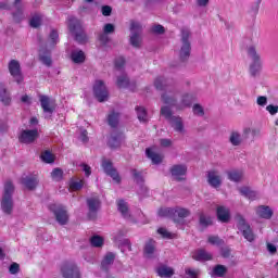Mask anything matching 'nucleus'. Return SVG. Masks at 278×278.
<instances>
[{
  "instance_id": "39448f33",
  "label": "nucleus",
  "mask_w": 278,
  "mask_h": 278,
  "mask_svg": "<svg viewBox=\"0 0 278 278\" xmlns=\"http://www.w3.org/2000/svg\"><path fill=\"white\" fill-rule=\"evenodd\" d=\"M190 30L188 28L181 29V42L182 46L179 51L180 62H186L188 58H190V51H192V47L190 46Z\"/></svg>"
},
{
  "instance_id": "774afa93",
  "label": "nucleus",
  "mask_w": 278,
  "mask_h": 278,
  "mask_svg": "<svg viewBox=\"0 0 278 278\" xmlns=\"http://www.w3.org/2000/svg\"><path fill=\"white\" fill-rule=\"evenodd\" d=\"M266 110H267V112H269V114L271 116H275V114L278 113V105L269 104V105L266 106Z\"/></svg>"
},
{
  "instance_id": "603ef678",
  "label": "nucleus",
  "mask_w": 278,
  "mask_h": 278,
  "mask_svg": "<svg viewBox=\"0 0 278 278\" xmlns=\"http://www.w3.org/2000/svg\"><path fill=\"white\" fill-rule=\"evenodd\" d=\"M220 255H222V257H224V260H229V258L233 257V255H231V248H229V247L222 248Z\"/></svg>"
},
{
  "instance_id": "20e7f679",
  "label": "nucleus",
  "mask_w": 278,
  "mask_h": 278,
  "mask_svg": "<svg viewBox=\"0 0 278 278\" xmlns=\"http://www.w3.org/2000/svg\"><path fill=\"white\" fill-rule=\"evenodd\" d=\"M48 210L52 212L59 225L68 224V211H66V206L58 203H52L48 206Z\"/></svg>"
},
{
  "instance_id": "09e8293b",
  "label": "nucleus",
  "mask_w": 278,
  "mask_h": 278,
  "mask_svg": "<svg viewBox=\"0 0 278 278\" xmlns=\"http://www.w3.org/2000/svg\"><path fill=\"white\" fill-rule=\"evenodd\" d=\"M116 84L117 88H127L129 86V78L127 75L119 76Z\"/></svg>"
},
{
  "instance_id": "9d476101",
  "label": "nucleus",
  "mask_w": 278,
  "mask_h": 278,
  "mask_svg": "<svg viewBox=\"0 0 278 278\" xmlns=\"http://www.w3.org/2000/svg\"><path fill=\"white\" fill-rule=\"evenodd\" d=\"M9 73L16 84H23L24 77L21 71V63L17 60H11L8 64Z\"/></svg>"
},
{
  "instance_id": "13d9d810",
  "label": "nucleus",
  "mask_w": 278,
  "mask_h": 278,
  "mask_svg": "<svg viewBox=\"0 0 278 278\" xmlns=\"http://www.w3.org/2000/svg\"><path fill=\"white\" fill-rule=\"evenodd\" d=\"M21 271V265H18V263H12L9 267V273L11 275H18V273Z\"/></svg>"
},
{
  "instance_id": "052dcab7",
  "label": "nucleus",
  "mask_w": 278,
  "mask_h": 278,
  "mask_svg": "<svg viewBox=\"0 0 278 278\" xmlns=\"http://www.w3.org/2000/svg\"><path fill=\"white\" fill-rule=\"evenodd\" d=\"M151 31L152 34H159V35H162L166 31V29L164 28V26L162 25H154L152 28H151Z\"/></svg>"
},
{
  "instance_id": "3c124183",
  "label": "nucleus",
  "mask_w": 278,
  "mask_h": 278,
  "mask_svg": "<svg viewBox=\"0 0 278 278\" xmlns=\"http://www.w3.org/2000/svg\"><path fill=\"white\" fill-rule=\"evenodd\" d=\"M230 142H231V144L233 147H239V144L242 142L240 140V134H238L236 131L231 132V135H230Z\"/></svg>"
},
{
  "instance_id": "338daca9",
  "label": "nucleus",
  "mask_w": 278,
  "mask_h": 278,
  "mask_svg": "<svg viewBox=\"0 0 278 278\" xmlns=\"http://www.w3.org/2000/svg\"><path fill=\"white\" fill-rule=\"evenodd\" d=\"M101 13L103 16H111L112 15V7L103 5L101 9Z\"/></svg>"
},
{
  "instance_id": "bb28decb",
  "label": "nucleus",
  "mask_w": 278,
  "mask_h": 278,
  "mask_svg": "<svg viewBox=\"0 0 278 278\" xmlns=\"http://www.w3.org/2000/svg\"><path fill=\"white\" fill-rule=\"evenodd\" d=\"M71 60L74 64H84L86 62V53L83 50H76L71 53Z\"/></svg>"
},
{
  "instance_id": "9b49d317",
  "label": "nucleus",
  "mask_w": 278,
  "mask_h": 278,
  "mask_svg": "<svg viewBox=\"0 0 278 278\" xmlns=\"http://www.w3.org/2000/svg\"><path fill=\"white\" fill-rule=\"evenodd\" d=\"M130 45L135 47L136 49L140 48V43L142 42V39L140 38V33L142 31V26L138 22H131L130 23Z\"/></svg>"
},
{
  "instance_id": "ddd939ff",
  "label": "nucleus",
  "mask_w": 278,
  "mask_h": 278,
  "mask_svg": "<svg viewBox=\"0 0 278 278\" xmlns=\"http://www.w3.org/2000/svg\"><path fill=\"white\" fill-rule=\"evenodd\" d=\"M38 138V129H26L22 130L21 134L18 135V141L22 144H31Z\"/></svg>"
},
{
  "instance_id": "6ab92c4d",
  "label": "nucleus",
  "mask_w": 278,
  "mask_h": 278,
  "mask_svg": "<svg viewBox=\"0 0 278 278\" xmlns=\"http://www.w3.org/2000/svg\"><path fill=\"white\" fill-rule=\"evenodd\" d=\"M157 215L161 218H172L174 223H179V218L175 215V208L172 207H161L157 211Z\"/></svg>"
},
{
  "instance_id": "cd10ccee",
  "label": "nucleus",
  "mask_w": 278,
  "mask_h": 278,
  "mask_svg": "<svg viewBox=\"0 0 278 278\" xmlns=\"http://www.w3.org/2000/svg\"><path fill=\"white\" fill-rule=\"evenodd\" d=\"M106 121H108V124L110 125V127H112L113 129H116L118 127V123L121 121V114L112 111L108 115Z\"/></svg>"
},
{
  "instance_id": "0e129e2a",
  "label": "nucleus",
  "mask_w": 278,
  "mask_h": 278,
  "mask_svg": "<svg viewBox=\"0 0 278 278\" xmlns=\"http://www.w3.org/2000/svg\"><path fill=\"white\" fill-rule=\"evenodd\" d=\"M193 113L198 116H203V114H205V112L203 111V106H201L200 104L193 105Z\"/></svg>"
},
{
  "instance_id": "37998d69",
  "label": "nucleus",
  "mask_w": 278,
  "mask_h": 278,
  "mask_svg": "<svg viewBox=\"0 0 278 278\" xmlns=\"http://www.w3.org/2000/svg\"><path fill=\"white\" fill-rule=\"evenodd\" d=\"M50 40V47H55L60 42V35L58 34V30L52 29L49 35Z\"/></svg>"
},
{
  "instance_id": "f8f14e48",
  "label": "nucleus",
  "mask_w": 278,
  "mask_h": 278,
  "mask_svg": "<svg viewBox=\"0 0 278 278\" xmlns=\"http://www.w3.org/2000/svg\"><path fill=\"white\" fill-rule=\"evenodd\" d=\"M102 168L105 175L112 177L113 181H116V184H121V175H118V172L116 170V168H114V164L110 160L102 161Z\"/></svg>"
},
{
  "instance_id": "79ce46f5",
  "label": "nucleus",
  "mask_w": 278,
  "mask_h": 278,
  "mask_svg": "<svg viewBox=\"0 0 278 278\" xmlns=\"http://www.w3.org/2000/svg\"><path fill=\"white\" fill-rule=\"evenodd\" d=\"M51 178L53 179V181H62L64 179V170H62V168H54L51 172Z\"/></svg>"
},
{
  "instance_id": "72a5a7b5",
  "label": "nucleus",
  "mask_w": 278,
  "mask_h": 278,
  "mask_svg": "<svg viewBox=\"0 0 278 278\" xmlns=\"http://www.w3.org/2000/svg\"><path fill=\"white\" fill-rule=\"evenodd\" d=\"M117 210L118 212H121L124 218H127V216L129 215V205H127V202H125V200L117 201Z\"/></svg>"
},
{
  "instance_id": "4d7b16f0",
  "label": "nucleus",
  "mask_w": 278,
  "mask_h": 278,
  "mask_svg": "<svg viewBox=\"0 0 278 278\" xmlns=\"http://www.w3.org/2000/svg\"><path fill=\"white\" fill-rule=\"evenodd\" d=\"M71 190L77 191L84 188V180L73 181L70 184Z\"/></svg>"
},
{
  "instance_id": "412c9836",
  "label": "nucleus",
  "mask_w": 278,
  "mask_h": 278,
  "mask_svg": "<svg viewBox=\"0 0 278 278\" xmlns=\"http://www.w3.org/2000/svg\"><path fill=\"white\" fill-rule=\"evenodd\" d=\"M143 255L149 260H152L153 255H155V240L149 239L143 248Z\"/></svg>"
},
{
  "instance_id": "c756f323",
  "label": "nucleus",
  "mask_w": 278,
  "mask_h": 278,
  "mask_svg": "<svg viewBox=\"0 0 278 278\" xmlns=\"http://www.w3.org/2000/svg\"><path fill=\"white\" fill-rule=\"evenodd\" d=\"M240 194L249 199L250 201H255L257 199V192L251 190L249 187H242L239 189Z\"/></svg>"
},
{
  "instance_id": "2eb2a0df",
  "label": "nucleus",
  "mask_w": 278,
  "mask_h": 278,
  "mask_svg": "<svg viewBox=\"0 0 278 278\" xmlns=\"http://www.w3.org/2000/svg\"><path fill=\"white\" fill-rule=\"evenodd\" d=\"M191 257L195 262H212L214 260V255L204 249L193 251Z\"/></svg>"
},
{
  "instance_id": "a878e982",
  "label": "nucleus",
  "mask_w": 278,
  "mask_h": 278,
  "mask_svg": "<svg viewBox=\"0 0 278 278\" xmlns=\"http://www.w3.org/2000/svg\"><path fill=\"white\" fill-rule=\"evenodd\" d=\"M175 216H177L178 222H174L176 225H181L184 223V218H188L190 216V210L177 207L175 208Z\"/></svg>"
},
{
  "instance_id": "4be33fe9",
  "label": "nucleus",
  "mask_w": 278,
  "mask_h": 278,
  "mask_svg": "<svg viewBox=\"0 0 278 278\" xmlns=\"http://www.w3.org/2000/svg\"><path fill=\"white\" fill-rule=\"evenodd\" d=\"M156 273L159 277L162 278H170L173 275H175V269L173 267H168L166 265H161L156 268Z\"/></svg>"
},
{
  "instance_id": "e433bc0d",
  "label": "nucleus",
  "mask_w": 278,
  "mask_h": 278,
  "mask_svg": "<svg viewBox=\"0 0 278 278\" xmlns=\"http://www.w3.org/2000/svg\"><path fill=\"white\" fill-rule=\"evenodd\" d=\"M169 123L172 127H174L175 131H184V122L181 121V117H172Z\"/></svg>"
},
{
  "instance_id": "423d86ee",
  "label": "nucleus",
  "mask_w": 278,
  "mask_h": 278,
  "mask_svg": "<svg viewBox=\"0 0 278 278\" xmlns=\"http://www.w3.org/2000/svg\"><path fill=\"white\" fill-rule=\"evenodd\" d=\"M237 227L240 231H242V236L248 242H253L255 240V233H253V229H251V225L247 223L244 216L241 214L236 215Z\"/></svg>"
},
{
  "instance_id": "7ed1b4c3",
  "label": "nucleus",
  "mask_w": 278,
  "mask_h": 278,
  "mask_svg": "<svg viewBox=\"0 0 278 278\" xmlns=\"http://www.w3.org/2000/svg\"><path fill=\"white\" fill-rule=\"evenodd\" d=\"M248 55L252 60V64H250V74L252 77H256V75H260V72L262 71V56L257 53L255 46H250L248 48Z\"/></svg>"
},
{
  "instance_id": "1a4fd4ad",
  "label": "nucleus",
  "mask_w": 278,
  "mask_h": 278,
  "mask_svg": "<svg viewBox=\"0 0 278 278\" xmlns=\"http://www.w3.org/2000/svg\"><path fill=\"white\" fill-rule=\"evenodd\" d=\"M61 273L64 278H81V273L79 267L75 263L65 262L61 266Z\"/></svg>"
},
{
  "instance_id": "0eeeda50",
  "label": "nucleus",
  "mask_w": 278,
  "mask_h": 278,
  "mask_svg": "<svg viewBox=\"0 0 278 278\" xmlns=\"http://www.w3.org/2000/svg\"><path fill=\"white\" fill-rule=\"evenodd\" d=\"M88 213L87 218L89 220H97L99 216V210H101V200L99 195H93L87 199Z\"/></svg>"
},
{
  "instance_id": "5701e85b",
  "label": "nucleus",
  "mask_w": 278,
  "mask_h": 278,
  "mask_svg": "<svg viewBox=\"0 0 278 278\" xmlns=\"http://www.w3.org/2000/svg\"><path fill=\"white\" fill-rule=\"evenodd\" d=\"M207 181L210 186H212L213 188H220V184H222L220 176H218L216 170L208 172Z\"/></svg>"
},
{
  "instance_id": "4468645a",
  "label": "nucleus",
  "mask_w": 278,
  "mask_h": 278,
  "mask_svg": "<svg viewBox=\"0 0 278 278\" xmlns=\"http://www.w3.org/2000/svg\"><path fill=\"white\" fill-rule=\"evenodd\" d=\"M216 216L219 223H229L231 220V211L225 205H218L216 207Z\"/></svg>"
},
{
  "instance_id": "b1692460",
  "label": "nucleus",
  "mask_w": 278,
  "mask_h": 278,
  "mask_svg": "<svg viewBox=\"0 0 278 278\" xmlns=\"http://www.w3.org/2000/svg\"><path fill=\"white\" fill-rule=\"evenodd\" d=\"M146 154L149 160H151L152 164H162L164 156L151 150V148L146 149Z\"/></svg>"
},
{
  "instance_id": "6e6552de",
  "label": "nucleus",
  "mask_w": 278,
  "mask_h": 278,
  "mask_svg": "<svg viewBox=\"0 0 278 278\" xmlns=\"http://www.w3.org/2000/svg\"><path fill=\"white\" fill-rule=\"evenodd\" d=\"M93 94L99 103L108 101L110 92H108V87H105V83L103 80H96L93 85Z\"/></svg>"
},
{
  "instance_id": "c03bdc74",
  "label": "nucleus",
  "mask_w": 278,
  "mask_h": 278,
  "mask_svg": "<svg viewBox=\"0 0 278 278\" xmlns=\"http://www.w3.org/2000/svg\"><path fill=\"white\" fill-rule=\"evenodd\" d=\"M30 27H34L37 29V27H40L42 25V16L40 14H35L29 22Z\"/></svg>"
},
{
  "instance_id": "49530a36",
  "label": "nucleus",
  "mask_w": 278,
  "mask_h": 278,
  "mask_svg": "<svg viewBox=\"0 0 278 278\" xmlns=\"http://www.w3.org/2000/svg\"><path fill=\"white\" fill-rule=\"evenodd\" d=\"M207 242L216 247H222V244H225V240L220 239L218 236H210L207 238Z\"/></svg>"
},
{
  "instance_id": "aec40b11",
  "label": "nucleus",
  "mask_w": 278,
  "mask_h": 278,
  "mask_svg": "<svg viewBox=\"0 0 278 278\" xmlns=\"http://www.w3.org/2000/svg\"><path fill=\"white\" fill-rule=\"evenodd\" d=\"M256 214L260 218L270 220L273 218V208H270V206L261 205L256 208Z\"/></svg>"
},
{
  "instance_id": "680f3d73",
  "label": "nucleus",
  "mask_w": 278,
  "mask_h": 278,
  "mask_svg": "<svg viewBox=\"0 0 278 278\" xmlns=\"http://www.w3.org/2000/svg\"><path fill=\"white\" fill-rule=\"evenodd\" d=\"M114 31H115V27H114V24H110V23H108V24H105L104 25V27H103V33L104 34H114Z\"/></svg>"
},
{
  "instance_id": "6e6d98bb",
  "label": "nucleus",
  "mask_w": 278,
  "mask_h": 278,
  "mask_svg": "<svg viewBox=\"0 0 278 278\" xmlns=\"http://www.w3.org/2000/svg\"><path fill=\"white\" fill-rule=\"evenodd\" d=\"M157 233L162 236L165 240H172L173 233L168 232L166 228H159Z\"/></svg>"
},
{
  "instance_id": "ea45409f",
  "label": "nucleus",
  "mask_w": 278,
  "mask_h": 278,
  "mask_svg": "<svg viewBox=\"0 0 278 278\" xmlns=\"http://www.w3.org/2000/svg\"><path fill=\"white\" fill-rule=\"evenodd\" d=\"M137 118L140 123H147V109L144 106H136Z\"/></svg>"
},
{
  "instance_id": "de8ad7c7",
  "label": "nucleus",
  "mask_w": 278,
  "mask_h": 278,
  "mask_svg": "<svg viewBox=\"0 0 278 278\" xmlns=\"http://www.w3.org/2000/svg\"><path fill=\"white\" fill-rule=\"evenodd\" d=\"M192 101H194V98L191 94H185L182 96L181 100V108H190L192 105Z\"/></svg>"
},
{
  "instance_id": "a18cd8bd",
  "label": "nucleus",
  "mask_w": 278,
  "mask_h": 278,
  "mask_svg": "<svg viewBox=\"0 0 278 278\" xmlns=\"http://www.w3.org/2000/svg\"><path fill=\"white\" fill-rule=\"evenodd\" d=\"M161 116H164V118L169 122L172 121V118H175V116H173V111L168 106L161 108Z\"/></svg>"
},
{
  "instance_id": "5fc2aeb1",
  "label": "nucleus",
  "mask_w": 278,
  "mask_h": 278,
  "mask_svg": "<svg viewBox=\"0 0 278 278\" xmlns=\"http://www.w3.org/2000/svg\"><path fill=\"white\" fill-rule=\"evenodd\" d=\"M13 21L14 23H21L23 21V9L21 7H17L16 12L13 13Z\"/></svg>"
},
{
  "instance_id": "473e14b6",
  "label": "nucleus",
  "mask_w": 278,
  "mask_h": 278,
  "mask_svg": "<svg viewBox=\"0 0 278 278\" xmlns=\"http://www.w3.org/2000/svg\"><path fill=\"white\" fill-rule=\"evenodd\" d=\"M0 99L4 105H10V103H12V98H10V93L3 85H0Z\"/></svg>"
},
{
  "instance_id": "f3484780",
  "label": "nucleus",
  "mask_w": 278,
  "mask_h": 278,
  "mask_svg": "<svg viewBox=\"0 0 278 278\" xmlns=\"http://www.w3.org/2000/svg\"><path fill=\"white\" fill-rule=\"evenodd\" d=\"M172 177H175L176 181H184V176L188 173V167L186 165H173L169 169Z\"/></svg>"
},
{
  "instance_id": "c85d7f7f",
  "label": "nucleus",
  "mask_w": 278,
  "mask_h": 278,
  "mask_svg": "<svg viewBox=\"0 0 278 278\" xmlns=\"http://www.w3.org/2000/svg\"><path fill=\"white\" fill-rule=\"evenodd\" d=\"M22 184L27 188V190H36V186H38V178L27 176L22 179Z\"/></svg>"
},
{
  "instance_id": "7c9ffc66",
  "label": "nucleus",
  "mask_w": 278,
  "mask_h": 278,
  "mask_svg": "<svg viewBox=\"0 0 278 278\" xmlns=\"http://www.w3.org/2000/svg\"><path fill=\"white\" fill-rule=\"evenodd\" d=\"M114 260H116V255L112 252H109L102 263H101V267L103 270H108V268L111 266V264H114Z\"/></svg>"
},
{
  "instance_id": "f03ea898",
  "label": "nucleus",
  "mask_w": 278,
  "mask_h": 278,
  "mask_svg": "<svg viewBox=\"0 0 278 278\" xmlns=\"http://www.w3.org/2000/svg\"><path fill=\"white\" fill-rule=\"evenodd\" d=\"M68 29L71 34L74 35V39L79 45H86L88 42V36L84 30V26H81V21L77 20V17L72 16L68 18Z\"/></svg>"
},
{
  "instance_id": "8fccbe9b",
  "label": "nucleus",
  "mask_w": 278,
  "mask_h": 278,
  "mask_svg": "<svg viewBox=\"0 0 278 278\" xmlns=\"http://www.w3.org/2000/svg\"><path fill=\"white\" fill-rule=\"evenodd\" d=\"M131 175L136 184H144V177H142V172H138V169H131Z\"/></svg>"
},
{
  "instance_id": "69168bd1",
  "label": "nucleus",
  "mask_w": 278,
  "mask_h": 278,
  "mask_svg": "<svg viewBox=\"0 0 278 278\" xmlns=\"http://www.w3.org/2000/svg\"><path fill=\"white\" fill-rule=\"evenodd\" d=\"M123 66H125V58L119 56L117 59H115V68H123Z\"/></svg>"
},
{
  "instance_id": "c9c22d12",
  "label": "nucleus",
  "mask_w": 278,
  "mask_h": 278,
  "mask_svg": "<svg viewBox=\"0 0 278 278\" xmlns=\"http://www.w3.org/2000/svg\"><path fill=\"white\" fill-rule=\"evenodd\" d=\"M214 277H225L227 275V266L217 264L213 268Z\"/></svg>"
},
{
  "instance_id": "58836bf2",
  "label": "nucleus",
  "mask_w": 278,
  "mask_h": 278,
  "mask_svg": "<svg viewBox=\"0 0 278 278\" xmlns=\"http://www.w3.org/2000/svg\"><path fill=\"white\" fill-rule=\"evenodd\" d=\"M103 242H105V240L99 235H94L90 238V244L96 249H101V247H103Z\"/></svg>"
},
{
  "instance_id": "4c0bfd02",
  "label": "nucleus",
  "mask_w": 278,
  "mask_h": 278,
  "mask_svg": "<svg viewBox=\"0 0 278 278\" xmlns=\"http://www.w3.org/2000/svg\"><path fill=\"white\" fill-rule=\"evenodd\" d=\"M40 157L45 164H53V162H55V155H53V153H51L49 150L43 151Z\"/></svg>"
},
{
  "instance_id": "dca6fc26",
  "label": "nucleus",
  "mask_w": 278,
  "mask_h": 278,
  "mask_svg": "<svg viewBox=\"0 0 278 278\" xmlns=\"http://www.w3.org/2000/svg\"><path fill=\"white\" fill-rule=\"evenodd\" d=\"M124 141L125 135H123V132H115L110 136L108 147H110V149H119Z\"/></svg>"
},
{
  "instance_id": "864d4df0",
  "label": "nucleus",
  "mask_w": 278,
  "mask_h": 278,
  "mask_svg": "<svg viewBox=\"0 0 278 278\" xmlns=\"http://www.w3.org/2000/svg\"><path fill=\"white\" fill-rule=\"evenodd\" d=\"M162 101L166 105H175V103H177V100H175L173 97H169L167 93L162 94Z\"/></svg>"
},
{
  "instance_id": "a19ab883",
  "label": "nucleus",
  "mask_w": 278,
  "mask_h": 278,
  "mask_svg": "<svg viewBox=\"0 0 278 278\" xmlns=\"http://www.w3.org/2000/svg\"><path fill=\"white\" fill-rule=\"evenodd\" d=\"M242 172L241 170H236V169H233V170H230V172H228V179L230 180V181H236V182H238V181H241L242 180Z\"/></svg>"
},
{
  "instance_id": "bf43d9fd",
  "label": "nucleus",
  "mask_w": 278,
  "mask_h": 278,
  "mask_svg": "<svg viewBox=\"0 0 278 278\" xmlns=\"http://www.w3.org/2000/svg\"><path fill=\"white\" fill-rule=\"evenodd\" d=\"M185 274L190 278H199V269L186 268Z\"/></svg>"
},
{
  "instance_id": "a211bd4d",
  "label": "nucleus",
  "mask_w": 278,
  "mask_h": 278,
  "mask_svg": "<svg viewBox=\"0 0 278 278\" xmlns=\"http://www.w3.org/2000/svg\"><path fill=\"white\" fill-rule=\"evenodd\" d=\"M39 101L46 114H53V112H55V104L48 96H40Z\"/></svg>"
},
{
  "instance_id": "f257e3e1",
  "label": "nucleus",
  "mask_w": 278,
  "mask_h": 278,
  "mask_svg": "<svg viewBox=\"0 0 278 278\" xmlns=\"http://www.w3.org/2000/svg\"><path fill=\"white\" fill-rule=\"evenodd\" d=\"M14 194V184L11 180H8L4 184V191L1 200V210L4 214L10 215L14 210V200L12 195Z\"/></svg>"
},
{
  "instance_id": "f704fd0d",
  "label": "nucleus",
  "mask_w": 278,
  "mask_h": 278,
  "mask_svg": "<svg viewBox=\"0 0 278 278\" xmlns=\"http://www.w3.org/2000/svg\"><path fill=\"white\" fill-rule=\"evenodd\" d=\"M199 223L201 227H210L214 225V223L212 222V217L210 215H205V213L199 214Z\"/></svg>"
},
{
  "instance_id": "393cba45",
  "label": "nucleus",
  "mask_w": 278,
  "mask_h": 278,
  "mask_svg": "<svg viewBox=\"0 0 278 278\" xmlns=\"http://www.w3.org/2000/svg\"><path fill=\"white\" fill-rule=\"evenodd\" d=\"M39 61L42 62L45 66H51L53 64V60L51 59V51L41 49L39 51Z\"/></svg>"
},
{
  "instance_id": "2f4dec72",
  "label": "nucleus",
  "mask_w": 278,
  "mask_h": 278,
  "mask_svg": "<svg viewBox=\"0 0 278 278\" xmlns=\"http://www.w3.org/2000/svg\"><path fill=\"white\" fill-rule=\"evenodd\" d=\"M154 86L156 90H170V87H168V80H166L164 77H157L154 80Z\"/></svg>"
},
{
  "instance_id": "e2e57ef3",
  "label": "nucleus",
  "mask_w": 278,
  "mask_h": 278,
  "mask_svg": "<svg viewBox=\"0 0 278 278\" xmlns=\"http://www.w3.org/2000/svg\"><path fill=\"white\" fill-rule=\"evenodd\" d=\"M98 40L102 42V45H108L110 42V37L108 36V34L102 33L98 36Z\"/></svg>"
}]
</instances>
